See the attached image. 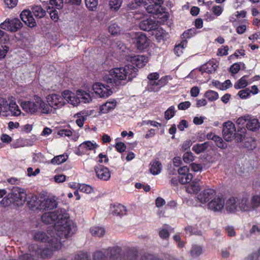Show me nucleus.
Segmentation results:
<instances>
[{
	"label": "nucleus",
	"mask_w": 260,
	"mask_h": 260,
	"mask_svg": "<svg viewBox=\"0 0 260 260\" xmlns=\"http://www.w3.org/2000/svg\"><path fill=\"white\" fill-rule=\"evenodd\" d=\"M136 41L137 48L139 50H143L148 46L147 37L142 32L136 34Z\"/></svg>",
	"instance_id": "4be33fe9"
},
{
	"label": "nucleus",
	"mask_w": 260,
	"mask_h": 260,
	"mask_svg": "<svg viewBox=\"0 0 260 260\" xmlns=\"http://www.w3.org/2000/svg\"><path fill=\"white\" fill-rule=\"evenodd\" d=\"M204 96L209 101H211V102L216 101L219 98L218 93L215 91L211 90H207L205 93Z\"/></svg>",
	"instance_id": "ea45409f"
},
{
	"label": "nucleus",
	"mask_w": 260,
	"mask_h": 260,
	"mask_svg": "<svg viewBox=\"0 0 260 260\" xmlns=\"http://www.w3.org/2000/svg\"><path fill=\"white\" fill-rule=\"evenodd\" d=\"M238 207L239 211L242 212H252L251 198L247 195H243L238 198Z\"/></svg>",
	"instance_id": "4468645a"
},
{
	"label": "nucleus",
	"mask_w": 260,
	"mask_h": 260,
	"mask_svg": "<svg viewBox=\"0 0 260 260\" xmlns=\"http://www.w3.org/2000/svg\"><path fill=\"white\" fill-rule=\"evenodd\" d=\"M91 234L94 237H101L105 234V230L101 226H93L90 229Z\"/></svg>",
	"instance_id": "473e14b6"
},
{
	"label": "nucleus",
	"mask_w": 260,
	"mask_h": 260,
	"mask_svg": "<svg viewBox=\"0 0 260 260\" xmlns=\"http://www.w3.org/2000/svg\"><path fill=\"white\" fill-rule=\"evenodd\" d=\"M32 13L35 17L41 18L46 14V11L40 6H35L31 9Z\"/></svg>",
	"instance_id": "c9c22d12"
},
{
	"label": "nucleus",
	"mask_w": 260,
	"mask_h": 260,
	"mask_svg": "<svg viewBox=\"0 0 260 260\" xmlns=\"http://www.w3.org/2000/svg\"><path fill=\"white\" fill-rule=\"evenodd\" d=\"M98 147V145L96 143L87 141L81 143L79 146V149L83 150V151H86L87 150H93Z\"/></svg>",
	"instance_id": "c85d7f7f"
},
{
	"label": "nucleus",
	"mask_w": 260,
	"mask_h": 260,
	"mask_svg": "<svg viewBox=\"0 0 260 260\" xmlns=\"http://www.w3.org/2000/svg\"><path fill=\"white\" fill-rule=\"evenodd\" d=\"M249 115H246L239 117L236 121V123L240 128V131L242 134H238L237 140L241 142L243 140V137L244 136V134L246 132V129L244 127V126L246 124L248 119Z\"/></svg>",
	"instance_id": "aec40b11"
},
{
	"label": "nucleus",
	"mask_w": 260,
	"mask_h": 260,
	"mask_svg": "<svg viewBox=\"0 0 260 260\" xmlns=\"http://www.w3.org/2000/svg\"><path fill=\"white\" fill-rule=\"evenodd\" d=\"M191 105V103L189 101H185L183 102L180 103L178 106V108L179 110H184L188 109Z\"/></svg>",
	"instance_id": "338daca9"
},
{
	"label": "nucleus",
	"mask_w": 260,
	"mask_h": 260,
	"mask_svg": "<svg viewBox=\"0 0 260 260\" xmlns=\"http://www.w3.org/2000/svg\"><path fill=\"white\" fill-rule=\"evenodd\" d=\"M224 205L225 201L223 198L216 193L214 198L207 204V208L213 212H218L222 211Z\"/></svg>",
	"instance_id": "9d476101"
},
{
	"label": "nucleus",
	"mask_w": 260,
	"mask_h": 260,
	"mask_svg": "<svg viewBox=\"0 0 260 260\" xmlns=\"http://www.w3.org/2000/svg\"><path fill=\"white\" fill-rule=\"evenodd\" d=\"M159 24L158 22L151 18H147L140 21L139 27L144 31H150L158 29Z\"/></svg>",
	"instance_id": "2eb2a0df"
},
{
	"label": "nucleus",
	"mask_w": 260,
	"mask_h": 260,
	"mask_svg": "<svg viewBox=\"0 0 260 260\" xmlns=\"http://www.w3.org/2000/svg\"><path fill=\"white\" fill-rule=\"evenodd\" d=\"M15 206H22L26 201L27 195L25 189L19 187H13L9 194Z\"/></svg>",
	"instance_id": "423d86ee"
},
{
	"label": "nucleus",
	"mask_w": 260,
	"mask_h": 260,
	"mask_svg": "<svg viewBox=\"0 0 260 260\" xmlns=\"http://www.w3.org/2000/svg\"><path fill=\"white\" fill-rule=\"evenodd\" d=\"M225 210L229 213H235L239 211L238 198L234 197L229 198L225 203Z\"/></svg>",
	"instance_id": "f3484780"
},
{
	"label": "nucleus",
	"mask_w": 260,
	"mask_h": 260,
	"mask_svg": "<svg viewBox=\"0 0 260 260\" xmlns=\"http://www.w3.org/2000/svg\"><path fill=\"white\" fill-rule=\"evenodd\" d=\"M43 198H39L36 196L31 197L28 201V205L29 208L34 211L42 210Z\"/></svg>",
	"instance_id": "412c9836"
},
{
	"label": "nucleus",
	"mask_w": 260,
	"mask_h": 260,
	"mask_svg": "<svg viewBox=\"0 0 260 260\" xmlns=\"http://www.w3.org/2000/svg\"><path fill=\"white\" fill-rule=\"evenodd\" d=\"M74 260H90V256L87 253L80 251L75 255Z\"/></svg>",
	"instance_id": "a18cd8bd"
},
{
	"label": "nucleus",
	"mask_w": 260,
	"mask_h": 260,
	"mask_svg": "<svg viewBox=\"0 0 260 260\" xmlns=\"http://www.w3.org/2000/svg\"><path fill=\"white\" fill-rule=\"evenodd\" d=\"M150 171L153 175L159 174L162 169L161 164L157 160H154L150 163Z\"/></svg>",
	"instance_id": "7c9ffc66"
},
{
	"label": "nucleus",
	"mask_w": 260,
	"mask_h": 260,
	"mask_svg": "<svg viewBox=\"0 0 260 260\" xmlns=\"http://www.w3.org/2000/svg\"><path fill=\"white\" fill-rule=\"evenodd\" d=\"M72 134L73 132L70 128L61 129L58 132V134L62 137L67 136L69 137L72 135Z\"/></svg>",
	"instance_id": "bf43d9fd"
},
{
	"label": "nucleus",
	"mask_w": 260,
	"mask_h": 260,
	"mask_svg": "<svg viewBox=\"0 0 260 260\" xmlns=\"http://www.w3.org/2000/svg\"><path fill=\"white\" fill-rule=\"evenodd\" d=\"M121 2L120 0H110L109 5L111 9L117 11L120 7Z\"/></svg>",
	"instance_id": "864d4df0"
},
{
	"label": "nucleus",
	"mask_w": 260,
	"mask_h": 260,
	"mask_svg": "<svg viewBox=\"0 0 260 260\" xmlns=\"http://www.w3.org/2000/svg\"><path fill=\"white\" fill-rule=\"evenodd\" d=\"M165 78L162 77L160 80L156 81L152 80L149 81L148 84V90L150 91L156 92L158 91L161 87L165 84Z\"/></svg>",
	"instance_id": "5701e85b"
},
{
	"label": "nucleus",
	"mask_w": 260,
	"mask_h": 260,
	"mask_svg": "<svg viewBox=\"0 0 260 260\" xmlns=\"http://www.w3.org/2000/svg\"><path fill=\"white\" fill-rule=\"evenodd\" d=\"M33 101H24L21 103L22 109L28 113L34 114L40 109L44 114L50 113L51 108L38 95L34 96Z\"/></svg>",
	"instance_id": "7ed1b4c3"
},
{
	"label": "nucleus",
	"mask_w": 260,
	"mask_h": 260,
	"mask_svg": "<svg viewBox=\"0 0 260 260\" xmlns=\"http://www.w3.org/2000/svg\"><path fill=\"white\" fill-rule=\"evenodd\" d=\"M98 178L102 180L108 181L111 177V173L109 169L103 166H98L94 167Z\"/></svg>",
	"instance_id": "a211bd4d"
},
{
	"label": "nucleus",
	"mask_w": 260,
	"mask_h": 260,
	"mask_svg": "<svg viewBox=\"0 0 260 260\" xmlns=\"http://www.w3.org/2000/svg\"><path fill=\"white\" fill-rule=\"evenodd\" d=\"M42 220L46 224H53L51 229L54 230L60 238H67L74 235L77 230L75 223L69 218L65 209H58L53 212L43 214Z\"/></svg>",
	"instance_id": "f257e3e1"
},
{
	"label": "nucleus",
	"mask_w": 260,
	"mask_h": 260,
	"mask_svg": "<svg viewBox=\"0 0 260 260\" xmlns=\"http://www.w3.org/2000/svg\"><path fill=\"white\" fill-rule=\"evenodd\" d=\"M120 31V27L116 23H111L109 27V31L113 35L118 34Z\"/></svg>",
	"instance_id": "de8ad7c7"
},
{
	"label": "nucleus",
	"mask_w": 260,
	"mask_h": 260,
	"mask_svg": "<svg viewBox=\"0 0 260 260\" xmlns=\"http://www.w3.org/2000/svg\"><path fill=\"white\" fill-rule=\"evenodd\" d=\"M121 249L118 246L109 247L103 251L95 252L93 256V260H106L109 257V260H122Z\"/></svg>",
	"instance_id": "39448f33"
},
{
	"label": "nucleus",
	"mask_w": 260,
	"mask_h": 260,
	"mask_svg": "<svg viewBox=\"0 0 260 260\" xmlns=\"http://www.w3.org/2000/svg\"><path fill=\"white\" fill-rule=\"evenodd\" d=\"M62 95L64 100L74 106H78L81 102L88 103L92 100L89 93L81 90H77L76 95L69 90H64L62 92Z\"/></svg>",
	"instance_id": "20e7f679"
},
{
	"label": "nucleus",
	"mask_w": 260,
	"mask_h": 260,
	"mask_svg": "<svg viewBox=\"0 0 260 260\" xmlns=\"http://www.w3.org/2000/svg\"><path fill=\"white\" fill-rule=\"evenodd\" d=\"M78 189L86 193H90L93 191L92 188L90 185L86 184L80 185L78 187Z\"/></svg>",
	"instance_id": "5fc2aeb1"
},
{
	"label": "nucleus",
	"mask_w": 260,
	"mask_h": 260,
	"mask_svg": "<svg viewBox=\"0 0 260 260\" xmlns=\"http://www.w3.org/2000/svg\"><path fill=\"white\" fill-rule=\"evenodd\" d=\"M117 102L115 100H109L100 107V112L107 113L115 109Z\"/></svg>",
	"instance_id": "393cba45"
},
{
	"label": "nucleus",
	"mask_w": 260,
	"mask_h": 260,
	"mask_svg": "<svg viewBox=\"0 0 260 260\" xmlns=\"http://www.w3.org/2000/svg\"><path fill=\"white\" fill-rule=\"evenodd\" d=\"M250 235L258 236L260 235V223L257 222L253 224L249 230Z\"/></svg>",
	"instance_id": "79ce46f5"
},
{
	"label": "nucleus",
	"mask_w": 260,
	"mask_h": 260,
	"mask_svg": "<svg viewBox=\"0 0 260 260\" xmlns=\"http://www.w3.org/2000/svg\"><path fill=\"white\" fill-rule=\"evenodd\" d=\"M223 128L222 130L223 137L226 141H231L236 134L235 125L231 121L225 122L223 124Z\"/></svg>",
	"instance_id": "9b49d317"
},
{
	"label": "nucleus",
	"mask_w": 260,
	"mask_h": 260,
	"mask_svg": "<svg viewBox=\"0 0 260 260\" xmlns=\"http://www.w3.org/2000/svg\"><path fill=\"white\" fill-rule=\"evenodd\" d=\"M215 142L216 145L221 149H225L226 148V144L224 142L221 137L217 136L216 139L214 140Z\"/></svg>",
	"instance_id": "6e6d98bb"
},
{
	"label": "nucleus",
	"mask_w": 260,
	"mask_h": 260,
	"mask_svg": "<svg viewBox=\"0 0 260 260\" xmlns=\"http://www.w3.org/2000/svg\"><path fill=\"white\" fill-rule=\"evenodd\" d=\"M42 210H51L57 206V202L52 198L44 199L43 198Z\"/></svg>",
	"instance_id": "b1692460"
},
{
	"label": "nucleus",
	"mask_w": 260,
	"mask_h": 260,
	"mask_svg": "<svg viewBox=\"0 0 260 260\" xmlns=\"http://www.w3.org/2000/svg\"><path fill=\"white\" fill-rule=\"evenodd\" d=\"M194 159V155L191 152H186L183 155V160L187 164L193 161Z\"/></svg>",
	"instance_id": "09e8293b"
},
{
	"label": "nucleus",
	"mask_w": 260,
	"mask_h": 260,
	"mask_svg": "<svg viewBox=\"0 0 260 260\" xmlns=\"http://www.w3.org/2000/svg\"><path fill=\"white\" fill-rule=\"evenodd\" d=\"M250 198L252 211L260 213V194H253Z\"/></svg>",
	"instance_id": "a878e982"
},
{
	"label": "nucleus",
	"mask_w": 260,
	"mask_h": 260,
	"mask_svg": "<svg viewBox=\"0 0 260 260\" xmlns=\"http://www.w3.org/2000/svg\"><path fill=\"white\" fill-rule=\"evenodd\" d=\"M31 12L29 10H24L20 14V18L21 20L24 22H26L27 19L31 15Z\"/></svg>",
	"instance_id": "0e129e2a"
},
{
	"label": "nucleus",
	"mask_w": 260,
	"mask_h": 260,
	"mask_svg": "<svg viewBox=\"0 0 260 260\" xmlns=\"http://www.w3.org/2000/svg\"><path fill=\"white\" fill-rule=\"evenodd\" d=\"M247 76L245 75L242 77L235 84L234 87L236 89L243 88L248 85V82L246 78Z\"/></svg>",
	"instance_id": "4c0bfd02"
},
{
	"label": "nucleus",
	"mask_w": 260,
	"mask_h": 260,
	"mask_svg": "<svg viewBox=\"0 0 260 260\" xmlns=\"http://www.w3.org/2000/svg\"><path fill=\"white\" fill-rule=\"evenodd\" d=\"M116 51L119 53H123V55L126 56V53H127L129 49L126 47L125 45L120 41L116 43Z\"/></svg>",
	"instance_id": "a19ab883"
},
{
	"label": "nucleus",
	"mask_w": 260,
	"mask_h": 260,
	"mask_svg": "<svg viewBox=\"0 0 260 260\" xmlns=\"http://www.w3.org/2000/svg\"><path fill=\"white\" fill-rule=\"evenodd\" d=\"M179 174L178 180L181 184L189 183L193 178L192 175L189 173V168L184 166L178 170Z\"/></svg>",
	"instance_id": "dca6fc26"
},
{
	"label": "nucleus",
	"mask_w": 260,
	"mask_h": 260,
	"mask_svg": "<svg viewBox=\"0 0 260 260\" xmlns=\"http://www.w3.org/2000/svg\"><path fill=\"white\" fill-rule=\"evenodd\" d=\"M24 23L27 26L31 27H34L36 25V22L31 14L30 16L28 17V18L27 19L26 22Z\"/></svg>",
	"instance_id": "69168bd1"
},
{
	"label": "nucleus",
	"mask_w": 260,
	"mask_h": 260,
	"mask_svg": "<svg viewBox=\"0 0 260 260\" xmlns=\"http://www.w3.org/2000/svg\"><path fill=\"white\" fill-rule=\"evenodd\" d=\"M246 125L248 129L253 132L257 130L260 126L258 119L251 118L249 116Z\"/></svg>",
	"instance_id": "bb28decb"
},
{
	"label": "nucleus",
	"mask_w": 260,
	"mask_h": 260,
	"mask_svg": "<svg viewBox=\"0 0 260 260\" xmlns=\"http://www.w3.org/2000/svg\"><path fill=\"white\" fill-rule=\"evenodd\" d=\"M92 89L94 93L100 98L108 97L112 93L110 86H105L104 84L99 82L93 85Z\"/></svg>",
	"instance_id": "f8f14e48"
},
{
	"label": "nucleus",
	"mask_w": 260,
	"mask_h": 260,
	"mask_svg": "<svg viewBox=\"0 0 260 260\" xmlns=\"http://www.w3.org/2000/svg\"><path fill=\"white\" fill-rule=\"evenodd\" d=\"M187 46V42L186 40H184L181 42L180 44L176 45L174 49L175 53L178 56H180L182 53L183 49Z\"/></svg>",
	"instance_id": "58836bf2"
},
{
	"label": "nucleus",
	"mask_w": 260,
	"mask_h": 260,
	"mask_svg": "<svg viewBox=\"0 0 260 260\" xmlns=\"http://www.w3.org/2000/svg\"><path fill=\"white\" fill-rule=\"evenodd\" d=\"M9 50V47L6 45L0 47V60L4 59Z\"/></svg>",
	"instance_id": "13d9d810"
},
{
	"label": "nucleus",
	"mask_w": 260,
	"mask_h": 260,
	"mask_svg": "<svg viewBox=\"0 0 260 260\" xmlns=\"http://www.w3.org/2000/svg\"><path fill=\"white\" fill-rule=\"evenodd\" d=\"M48 106L51 108L50 112L54 109H57L62 107L66 104L64 98L62 95L58 94H51L48 95L46 98Z\"/></svg>",
	"instance_id": "6e6552de"
},
{
	"label": "nucleus",
	"mask_w": 260,
	"mask_h": 260,
	"mask_svg": "<svg viewBox=\"0 0 260 260\" xmlns=\"http://www.w3.org/2000/svg\"><path fill=\"white\" fill-rule=\"evenodd\" d=\"M137 72V69L131 64L115 68L109 71V75L104 77V80L111 85L119 86L122 81H131L136 77Z\"/></svg>",
	"instance_id": "f03ea898"
},
{
	"label": "nucleus",
	"mask_w": 260,
	"mask_h": 260,
	"mask_svg": "<svg viewBox=\"0 0 260 260\" xmlns=\"http://www.w3.org/2000/svg\"><path fill=\"white\" fill-rule=\"evenodd\" d=\"M201 189V183L199 180L193 181L186 186V190L189 193H195Z\"/></svg>",
	"instance_id": "cd10ccee"
},
{
	"label": "nucleus",
	"mask_w": 260,
	"mask_h": 260,
	"mask_svg": "<svg viewBox=\"0 0 260 260\" xmlns=\"http://www.w3.org/2000/svg\"><path fill=\"white\" fill-rule=\"evenodd\" d=\"M8 107V110L10 112L12 115L17 116L20 114V110L15 103L9 102Z\"/></svg>",
	"instance_id": "e433bc0d"
},
{
	"label": "nucleus",
	"mask_w": 260,
	"mask_h": 260,
	"mask_svg": "<svg viewBox=\"0 0 260 260\" xmlns=\"http://www.w3.org/2000/svg\"><path fill=\"white\" fill-rule=\"evenodd\" d=\"M213 13L218 16L221 15L223 11V8L220 6H214L212 9Z\"/></svg>",
	"instance_id": "774afa93"
},
{
	"label": "nucleus",
	"mask_w": 260,
	"mask_h": 260,
	"mask_svg": "<svg viewBox=\"0 0 260 260\" xmlns=\"http://www.w3.org/2000/svg\"><path fill=\"white\" fill-rule=\"evenodd\" d=\"M216 193V191L212 188H208L201 191L197 196V200L202 204L208 203Z\"/></svg>",
	"instance_id": "ddd939ff"
},
{
	"label": "nucleus",
	"mask_w": 260,
	"mask_h": 260,
	"mask_svg": "<svg viewBox=\"0 0 260 260\" xmlns=\"http://www.w3.org/2000/svg\"><path fill=\"white\" fill-rule=\"evenodd\" d=\"M146 5L145 3L143 4V7L146 9L148 13L152 14H156L159 11V8L155 5V4H151L146 7Z\"/></svg>",
	"instance_id": "37998d69"
},
{
	"label": "nucleus",
	"mask_w": 260,
	"mask_h": 260,
	"mask_svg": "<svg viewBox=\"0 0 260 260\" xmlns=\"http://www.w3.org/2000/svg\"><path fill=\"white\" fill-rule=\"evenodd\" d=\"M86 7L90 11H94L96 8L98 0H85Z\"/></svg>",
	"instance_id": "c03bdc74"
},
{
	"label": "nucleus",
	"mask_w": 260,
	"mask_h": 260,
	"mask_svg": "<svg viewBox=\"0 0 260 260\" xmlns=\"http://www.w3.org/2000/svg\"><path fill=\"white\" fill-rule=\"evenodd\" d=\"M127 59H129L133 64H135L139 68L144 67L148 61V57L142 55L129 56Z\"/></svg>",
	"instance_id": "6ab92c4d"
},
{
	"label": "nucleus",
	"mask_w": 260,
	"mask_h": 260,
	"mask_svg": "<svg viewBox=\"0 0 260 260\" xmlns=\"http://www.w3.org/2000/svg\"><path fill=\"white\" fill-rule=\"evenodd\" d=\"M190 253L192 256L197 257L202 253V248L200 246L193 245L190 250Z\"/></svg>",
	"instance_id": "49530a36"
},
{
	"label": "nucleus",
	"mask_w": 260,
	"mask_h": 260,
	"mask_svg": "<svg viewBox=\"0 0 260 260\" xmlns=\"http://www.w3.org/2000/svg\"><path fill=\"white\" fill-rule=\"evenodd\" d=\"M49 4L51 6H49L47 12L49 13L50 18L54 22L58 21L59 19L58 12L63 7V0H50Z\"/></svg>",
	"instance_id": "0eeeda50"
},
{
	"label": "nucleus",
	"mask_w": 260,
	"mask_h": 260,
	"mask_svg": "<svg viewBox=\"0 0 260 260\" xmlns=\"http://www.w3.org/2000/svg\"><path fill=\"white\" fill-rule=\"evenodd\" d=\"M1 204L3 206L6 207L9 206L11 204H13V201H12V199H11L8 194L7 197L3 199L1 202Z\"/></svg>",
	"instance_id": "052dcab7"
},
{
	"label": "nucleus",
	"mask_w": 260,
	"mask_h": 260,
	"mask_svg": "<svg viewBox=\"0 0 260 260\" xmlns=\"http://www.w3.org/2000/svg\"><path fill=\"white\" fill-rule=\"evenodd\" d=\"M139 0H135V2H131L127 4V7L130 10L137 9L139 7H143V4L141 2H138Z\"/></svg>",
	"instance_id": "3c124183"
},
{
	"label": "nucleus",
	"mask_w": 260,
	"mask_h": 260,
	"mask_svg": "<svg viewBox=\"0 0 260 260\" xmlns=\"http://www.w3.org/2000/svg\"><path fill=\"white\" fill-rule=\"evenodd\" d=\"M112 212L114 215L121 216L126 214V209L123 205L118 204L113 207Z\"/></svg>",
	"instance_id": "72a5a7b5"
},
{
	"label": "nucleus",
	"mask_w": 260,
	"mask_h": 260,
	"mask_svg": "<svg viewBox=\"0 0 260 260\" xmlns=\"http://www.w3.org/2000/svg\"><path fill=\"white\" fill-rule=\"evenodd\" d=\"M88 115H89V114L86 111L81 112L76 114L74 116L77 118L76 121L77 124L80 127H82L85 120L86 119V117Z\"/></svg>",
	"instance_id": "c756f323"
},
{
	"label": "nucleus",
	"mask_w": 260,
	"mask_h": 260,
	"mask_svg": "<svg viewBox=\"0 0 260 260\" xmlns=\"http://www.w3.org/2000/svg\"><path fill=\"white\" fill-rule=\"evenodd\" d=\"M209 146V143L208 142L203 143H198L194 144L192 147V150L197 154H200L204 152Z\"/></svg>",
	"instance_id": "2f4dec72"
},
{
	"label": "nucleus",
	"mask_w": 260,
	"mask_h": 260,
	"mask_svg": "<svg viewBox=\"0 0 260 260\" xmlns=\"http://www.w3.org/2000/svg\"><path fill=\"white\" fill-rule=\"evenodd\" d=\"M22 25V23L18 18H7L0 24V27L3 29L15 32L20 29Z\"/></svg>",
	"instance_id": "1a4fd4ad"
},
{
	"label": "nucleus",
	"mask_w": 260,
	"mask_h": 260,
	"mask_svg": "<svg viewBox=\"0 0 260 260\" xmlns=\"http://www.w3.org/2000/svg\"><path fill=\"white\" fill-rule=\"evenodd\" d=\"M250 94V89L248 88H246L244 89L241 90L238 92V95L241 98V99H246L247 98Z\"/></svg>",
	"instance_id": "4d7b16f0"
},
{
	"label": "nucleus",
	"mask_w": 260,
	"mask_h": 260,
	"mask_svg": "<svg viewBox=\"0 0 260 260\" xmlns=\"http://www.w3.org/2000/svg\"><path fill=\"white\" fill-rule=\"evenodd\" d=\"M175 114V107L172 106L170 107L165 113V117L166 119L172 118Z\"/></svg>",
	"instance_id": "603ef678"
},
{
	"label": "nucleus",
	"mask_w": 260,
	"mask_h": 260,
	"mask_svg": "<svg viewBox=\"0 0 260 260\" xmlns=\"http://www.w3.org/2000/svg\"><path fill=\"white\" fill-rule=\"evenodd\" d=\"M196 34V30L194 28H191L184 31L182 35L184 38L188 39L193 36Z\"/></svg>",
	"instance_id": "e2e57ef3"
},
{
	"label": "nucleus",
	"mask_w": 260,
	"mask_h": 260,
	"mask_svg": "<svg viewBox=\"0 0 260 260\" xmlns=\"http://www.w3.org/2000/svg\"><path fill=\"white\" fill-rule=\"evenodd\" d=\"M9 103L4 98H0V113L7 111Z\"/></svg>",
	"instance_id": "8fccbe9b"
},
{
	"label": "nucleus",
	"mask_w": 260,
	"mask_h": 260,
	"mask_svg": "<svg viewBox=\"0 0 260 260\" xmlns=\"http://www.w3.org/2000/svg\"><path fill=\"white\" fill-rule=\"evenodd\" d=\"M229 47L228 46H222L219 48L217 54L219 56L226 55L228 54Z\"/></svg>",
	"instance_id": "680f3d73"
},
{
	"label": "nucleus",
	"mask_w": 260,
	"mask_h": 260,
	"mask_svg": "<svg viewBox=\"0 0 260 260\" xmlns=\"http://www.w3.org/2000/svg\"><path fill=\"white\" fill-rule=\"evenodd\" d=\"M68 158V155L65 154L57 155L51 160V163L53 165H60L65 162Z\"/></svg>",
	"instance_id": "f704fd0d"
}]
</instances>
